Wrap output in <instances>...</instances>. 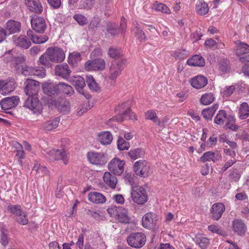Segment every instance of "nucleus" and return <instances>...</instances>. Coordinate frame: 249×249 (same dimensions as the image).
<instances>
[{"mask_svg": "<svg viewBox=\"0 0 249 249\" xmlns=\"http://www.w3.org/2000/svg\"><path fill=\"white\" fill-rule=\"evenodd\" d=\"M249 116V106L246 102L242 103L239 109V117L243 120Z\"/></svg>", "mask_w": 249, "mask_h": 249, "instance_id": "38", "label": "nucleus"}, {"mask_svg": "<svg viewBox=\"0 0 249 249\" xmlns=\"http://www.w3.org/2000/svg\"><path fill=\"white\" fill-rule=\"evenodd\" d=\"M145 154L144 150L141 148H138L135 149L131 150L128 152L130 157L133 160L142 158Z\"/></svg>", "mask_w": 249, "mask_h": 249, "instance_id": "44", "label": "nucleus"}, {"mask_svg": "<svg viewBox=\"0 0 249 249\" xmlns=\"http://www.w3.org/2000/svg\"><path fill=\"white\" fill-rule=\"evenodd\" d=\"M88 199L90 202L96 204H103L106 201V197L103 195L95 192L89 193Z\"/></svg>", "mask_w": 249, "mask_h": 249, "instance_id": "29", "label": "nucleus"}, {"mask_svg": "<svg viewBox=\"0 0 249 249\" xmlns=\"http://www.w3.org/2000/svg\"><path fill=\"white\" fill-rule=\"evenodd\" d=\"M124 160H121L118 158H114L109 163L108 168L109 170L115 175H121L124 170Z\"/></svg>", "mask_w": 249, "mask_h": 249, "instance_id": "11", "label": "nucleus"}, {"mask_svg": "<svg viewBox=\"0 0 249 249\" xmlns=\"http://www.w3.org/2000/svg\"><path fill=\"white\" fill-rule=\"evenodd\" d=\"M34 67L25 65L22 69L20 72L25 75H33Z\"/></svg>", "mask_w": 249, "mask_h": 249, "instance_id": "55", "label": "nucleus"}, {"mask_svg": "<svg viewBox=\"0 0 249 249\" xmlns=\"http://www.w3.org/2000/svg\"><path fill=\"white\" fill-rule=\"evenodd\" d=\"M86 78L87 85L90 90L96 91L99 89V86L91 75H87Z\"/></svg>", "mask_w": 249, "mask_h": 249, "instance_id": "46", "label": "nucleus"}, {"mask_svg": "<svg viewBox=\"0 0 249 249\" xmlns=\"http://www.w3.org/2000/svg\"><path fill=\"white\" fill-rule=\"evenodd\" d=\"M54 105L58 110L62 113H68L70 110L69 102L65 99H58L54 101Z\"/></svg>", "mask_w": 249, "mask_h": 249, "instance_id": "24", "label": "nucleus"}, {"mask_svg": "<svg viewBox=\"0 0 249 249\" xmlns=\"http://www.w3.org/2000/svg\"><path fill=\"white\" fill-rule=\"evenodd\" d=\"M135 177L134 176V174H132L131 173H125L124 175V180L126 182V183H127L130 185H133L134 182V178Z\"/></svg>", "mask_w": 249, "mask_h": 249, "instance_id": "62", "label": "nucleus"}, {"mask_svg": "<svg viewBox=\"0 0 249 249\" xmlns=\"http://www.w3.org/2000/svg\"><path fill=\"white\" fill-rule=\"evenodd\" d=\"M108 213L112 216V213L114 214L116 219L121 223H128L130 222V217L128 216V211L122 207L108 209Z\"/></svg>", "mask_w": 249, "mask_h": 249, "instance_id": "7", "label": "nucleus"}, {"mask_svg": "<svg viewBox=\"0 0 249 249\" xmlns=\"http://www.w3.org/2000/svg\"><path fill=\"white\" fill-rule=\"evenodd\" d=\"M19 101L18 96L6 97L2 99L0 102L1 108L4 110H8L16 107Z\"/></svg>", "mask_w": 249, "mask_h": 249, "instance_id": "18", "label": "nucleus"}, {"mask_svg": "<svg viewBox=\"0 0 249 249\" xmlns=\"http://www.w3.org/2000/svg\"><path fill=\"white\" fill-rule=\"evenodd\" d=\"M95 0H81L80 6L81 8L90 9L93 6Z\"/></svg>", "mask_w": 249, "mask_h": 249, "instance_id": "53", "label": "nucleus"}, {"mask_svg": "<svg viewBox=\"0 0 249 249\" xmlns=\"http://www.w3.org/2000/svg\"><path fill=\"white\" fill-rule=\"evenodd\" d=\"M17 216L18 217V221L19 223L23 225H25L28 224V219L25 213L22 211L21 213L19 214Z\"/></svg>", "mask_w": 249, "mask_h": 249, "instance_id": "60", "label": "nucleus"}, {"mask_svg": "<svg viewBox=\"0 0 249 249\" xmlns=\"http://www.w3.org/2000/svg\"><path fill=\"white\" fill-rule=\"evenodd\" d=\"M218 105L215 104L211 107H208L204 109L202 111L201 113L204 118L207 120H211L212 119V117H213L214 112L218 109Z\"/></svg>", "mask_w": 249, "mask_h": 249, "instance_id": "36", "label": "nucleus"}, {"mask_svg": "<svg viewBox=\"0 0 249 249\" xmlns=\"http://www.w3.org/2000/svg\"><path fill=\"white\" fill-rule=\"evenodd\" d=\"M208 229L213 233H216L219 235L224 236L226 235L225 232L222 230L218 226L214 225H211L208 227Z\"/></svg>", "mask_w": 249, "mask_h": 249, "instance_id": "56", "label": "nucleus"}, {"mask_svg": "<svg viewBox=\"0 0 249 249\" xmlns=\"http://www.w3.org/2000/svg\"><path fill=\"white\" fill-rule=\"evenodd\" d=\"M24 91L28 96L38 95L39 89V83L34 80L27 79L24 82Z\"/></svg>", "mask_w": 249, "mask_h": 249, "instance_id": "10", "label": "nucleus"}, {"mask_svg": "<svg viewBox=\"0 0 249 249\" xmlns=\"http://www.w3.org/2000/svg\"><path fill=\"white\" fill-rule=\"evenodd\" d=\"M100 22V19L98 17H94L90 20L89 25V30L93 31L95 28L98 27Z\"/></svg>", "mask_w": 249, "mask_h": 249, "instance_id": "58", "label": "nucleus"}, {"mask_svg": "<svg viewBox=\"0 0 249 249\" xmlns=\"http://www.w3.org/2000/svg\"><path fill=\"white\" fill-rule=\"evenodd\" d=\"M117 146L120 150H124L129 148L130 144L123 138L119 137L117 141Z\"/></svg>", "mask_w": 249, "mask_h": 249, "instance_id": "48", "label": "nucleus"}, {"mask_svg": "<svg viewBox=\"0 0 249 249\" xmlns=\"http://www.w3.org/2000/svg\"><path fill=\"white\" fill-rule=\"evenodd\" d=\"M137 30L135 33V36L136 37L139 39L141 41H145L146 40V36L144 33V32L140 29L138 27H137Z\"/></svg>", "mask_w": 249, "mask_h": 249, "instance_id": "63", "label": "nucleus"}, {"mask_svg": "<svg viewBox=\"0 0 249 249\" xmlns=\"http://www.w3.org/2000/svg\"><path fill=\"white\" fill-rule=\"evenodd\" d=\"M145 119L153 121L157 125H160V120L157 115L156 112L153 110L147 111L145 114Z\"/></svg>", "mask_w": 249, "mask_h": 249, "instance_id": "43", "label": "nucleus"}, {"mask_svg": "<svg viewBox=\"0 0 249 249\" xmlns=\"http://www.w3.org/2000/svg\"><path fill=\"white\" fill-rule=\"evenodd\" d=\"M196 242L202 249H206L209 244V239L201 234H197L196 236Z\"/></svg>", "mask_w": 249, "mask_h": 249, "instance_id": "40", "label": "nucleus"}, {"mask_svg": "<svg viewBox=\"0 0 249 249\" xmlns=\"http://www.w3.org/2000/svg\"><path fill=\"white\" fill-rule=\"evenodd\" d=\"M103 179L105 182L112 189H114L117 182V178L110 172L105 173Z\"/></svg>", "mask_w": 249, "mask_h": 249, "instance_id": "32", "label": "nucleus"}, {"mask_svg": "<svg viewBox=\"0 0 249 249\" xmlns=\"http://www.w3.org/2000/svg\"><path fill=\"white\" fill-rule=\"evenodd\" d=\"M133 170L136 175L142 177H148L151 173L149 163L145 160L137 161L134 164Z\"/></svg>", "mask_w": 249, "mask_h": 249, "instance_id": "3", "label": "nucleus"}, {"mask_svg": "<svg viewBox=\"0 0 249 249\" xmlns=\"http://www.w3.org/2000/svg\"><path fill=\"white\" fill-rule=\"evenodd\" d=\"M59 122V118H55L53 120H49L42 124V128L46 131H51L56 128Z\"/></svg>", "mask_w": 249, "mask_h": 249, "instance_id": "37", "label": "nucleus"}, {"mask_svg": "<svg viewBox=\"0 0 249 249\" xmlns=\"http://www.w3.org/2000/svg\"><path fill=\"white\" fill-rule=\"evenodd\" d=\"M235 90V87L234 86H230L226 87L225 90L223 91V95L224 96H231Z\"/></svg>", "mask_w": 249, "mask_h": 249, "instance_id": "64", "label": "nucleus"}, {"mask_svg": "<svg viewBox=\"0 0 249 249\" xmlns=\"http://www.w3.org/2000/svg\"><path fill=\"white\" fill-rule=\"evenodd\" d=\"M191 85L195 88L199 89L204 87L207 84V79L203 76L198 75L190 80Z\"/></svg>", "mask_w": 249, "mask_h": 249, "instance_id": "27", "label": "nucleus"}, {"mask_svg": "<svg viewBox=\"0 0 249 249\" xmlns=\"http://www.w3.org/2000/svg\"><path fill=\"white\" fill-rule=\"evenodd\" d=\"M107 31L111 36H114L117 35L120 30L119 29H117L116 26L115 24L108 23L107 26Z\"/></svg>", "mask_w": 249, "mask_h": 249, "instance_id": "54", "label": "nucleus"}, {"mask_svg": "<svg viewBox=\"0 0 249 249\" xmlns=\"http://www.w3.org/2000/svg\"><path fill=\"white\" fill-rule=\"evenodd\" d=\"M45 71L43 67H34L33 75L43 78L46 75Z\"/></svg>", "mask_w": 249, "mask_h": 249, "instance_id": "57", "label": "nucleus"}, {"mask_svg": "<svg viewBox=\"0 0 249 249\" xmlns=\"http://www.w3.org/2000/svg\"><path fill=\"white\" fill-rule=\"evenodd\" d=\"M125 103H123L115 108L117 115L110 120L117 122H122L124 120H137L135 115L131 111L130 107H126Z\"/></svg>", "mask_w": 249, "mask_h": 249, "instance_id": "2", "label": "nucleus"}, {"mask_svg": "<svg viewBox=\"0 0 249 249\" xmlns=\"http://www.w3.org/2000/svg\"><path fill=\"white\" fill-rule=\"evenodd\" d=\"M73 18L80 26H84L88 23L87 18L83 15L76 14L73 16Z\"/></svg>", "mask_w": 249, "mask_h": 249, "instance_id": "50", "label": "nucleus"}, {"mask_svg": "<svg viewBox=\"0 0 249 249\" xmlns=\"http://www.w3.org/2000/svg\"><path fill=\"white\" fill-rule=\"evenodd\" d=\"M37 96H28L24 105L25 107L30 109L35 113H40L42 110V105Z\"/></svg>", "mask_w": 249, "mask_h": 249, "instance_id": "8", "label": "nucleus"}, {"mask_svg": "<svg viewBox=\"0 0 249 249\" xmlns=\"http://www.w3.org/2000/svg\"><path fill=\"white\" fill-rule=\"evenodd\" d=\"M94 71H103L105 69L106 63L104 59L98 58L93 60Z\"/></svg>", "mask_w": 249, "mask_h": 249, "instance_id": "47", "label": "nucleus"}, {"mask_svg": "<svg viewBox=\"0 0 249 249\" xmlns=\"http://www.w3.org/2000/svg\"><path fill=\"white\" fill-rule=\"evenodd\" d=\"M87 158L91 163L97 165H103L107 162L105 154L102 152H89Z\"/></svg>", "mask_w": 249, "mask_h": 249, "instance_id": "12", "label": "nucleus"}, {"mask_svg": "<svg viewBox=\"0 0 249 249\" xmlns=\"http://www.w3.org/2000/svg\"><path fill=\"white\" fill-rule=\"evenodd\" d=\"M15 85L14 81H6L0 80V93L3 95L11 93L15 89Z\"/></svg>", "mask_w": 249, "mask_h": 249, "instance_id": "22", "label": "nucleus"}, {"mask_svg": "<svg viewBox=\"0 0 249 249\" xmlns=\"http://www.w3.org/2000/svg\"><path fill=\"white\" fill-rule=\"evenodd\" d=\"M28 9L36 14H41L43 11V6L38 0H25Z\"/></svg>", "mask_w": 249, "mask_h": 249, "instance_id": "21", "label": "nucleus"}, {"mask_svg": "<svg viewBox=\"0 0 249 249\" xmlns=\"http://www.w3.org/2000/svg\"><path fill=\"white\" fill-rule=\"evenodd\" d=\"M241 174L237 169H233L230 175V178L233 181L237 182L240 178Z\"/></svg>", "mask_w": 249, "mask_h": 249, "instance_id": "61", "label": "nucleus"}, {"mask_svg": "<svg viewBox=\"0 0 249 249\" xmlns=\"http://www.w3.org/2000/svg\"><path fill=\"white\" fill-rule=\"evenodd\" d=\"M216 39L217 40L218 43L212 38L206 40L205 42V46L210 48H223L224 46V44L221 43L218 38H216Z\"/></svg>", "mask_w": 249, "mask_h": 249, "instance_id": "42", "label": "nucleus"}, {"mask_svg": "<svg viewBox=\"0 0 249 249\" xmlns=\"http://www.w3.org/2000/svg\"><path fill=\"white\" fill-rule=\"evenodd\" d=\"M27 36L35 44H42L48 40V37L45 35L37 36L35 34L32 30H29L27 32Z\"/></svg>", "mask_w": 249, "mask_h": 249, "instance_id": "28", "label": "nucleus"}, {"mask_svg": "<svg viewBox=\"0 0 249 249\" xmlns=\"http://www.w3.org/2000/svg\"><path fill=\"white\" fill-rule=\"evenodd\" d=\"M249 46L244 43H240L236 50V54L242 63L249 62Z\"/></svg>", "mask_w": 249, "mask_h": 249, "instance_id": "13", "label": "nucleus"}, {"mask_svg": "<svg viewBox=\"0 0 249 249\" xmlns=\"http://www.w3.org/2000/svg\"><path fill=\"white\" fill-rule=\"evenodd\" d=\"M131 194L132 200L136 203L143 204L147 201L146 192L142 186L132 187Z\"/></svg>", "mask_w": 249, "mask_h": 249, "instance_id": "4", "label": "nucleus"}, {"mask_svg": "<svg viewBox=\"0 0 249 249\" xmlns=\"http://www.w3.org/2000/svg\"><path fill=\"white\" fill-rule=\"evenodd\" d=\"M112 140V135L109 131L102 132L98 135V140L103 145L109 144Z\"/></svg>", "mask_w": 249, "mask_h": 249, "instance_id": "34", "label": "nucleus"}, {"mask_svg": "<svg viewBox=\"0 0 249 249\" xmlns=\"http://www.w3.org/2000/svg\"><path fill=\"white\" fill-rule=\"evenodd\" d=\"M5 55L9 56V57L7 56L6 57V61L7 62L12 61V63L15 70L17 72H20L21 71V69L25 66L24 64L25 61V57L23 55H20L17 57H13L9 53Z\"/></svg>", "mask_w": 249, "mask_h": 249, "instance_id": "16", "label": "nucleus"}, {"mask_svg": "<svg viewBox=\"0 0 249 249\" xmlns=\"http://www.w3.org/2000/svg\"><path fill=\"white\" fill-rule=\"evenodd\" d=\"M14 42L16 46L25 49L29 48L31 45L30 40L23 36H20L16 38Z\"/></svg>", "mask_w": 249, "mask_h": 249, "instance_id": "31", "label": "nucleus"}, {"mask_svg": "<svg viewBox=\"0 0 249 249\" xmlns=\"http://www.w3.org/2000/svg\"><path fill=\"white\" fill-rule=\"evenodd\" d=\"M59 93H63L67 95H71L74 92L73 88L68 84L60 82L58 83Z\"/></svg>", "mask_w": 249, "mask_h": 249, "instance_id": "41", "label": "nucleus"}, {"mask_svg": "<svg viewBox=\"0 0 249 249\" xmlns=\"http://www.w3.org/2000/svg\"><path fill=\"white\" fill-rule=\"evenodd\" d=\"M125 60L120 59L113 60L111 64L109 70L108 78L115 80L121 74L125 63Z\"/></svg>", "mask_w": 249, "mask_h": 249, "instance_id": "5", "label": "nucleus"}, {"mask_svg": "<svg viewBox=\"0 0 249 249\" xmlns=\"http://www.w3.org/2000/svg\"><path fill=\"white\" fill-rule=\"evenodd\" d=\"M221 158L222 155L219 151H216L214 152L208 151L203 154L200 158V160L202 162L211 160L215 162Z\"/></svg>", "mask_w": 249, "mask_h": 249, "instance_id": "23", "label": "nucleus"}, {"mask_svg": "<svg viewBox=\"0 0 249 249\" xmlns=\"http://www.w3.org/2000/svg\"><path fill=\"white\" fill-rule=\"evenodd\" d=\"M232 228L234 232L239 235L243 234L246 231V226L241 220L236 219L232 222Z\"/></svg>", "mask_w": 249, "mask_h": 249, "instance_id": "33", "label": "nucleus"}, {"mask_svg": "<svg viewBox=\"0 0 249 249\" xmlns=\"http://www.w3.org/2000/svg\"><path fill=\"white\" fill-rule=\"evenodd\" d=\"M7 210L11 213L15 214L17 216L21 213L22 212L20 206L18 205H14L10 204L7 207Z\"/></svg>", "mask_w": 249, "mask_h": 249, "instance_id": "52", "label": "nucleus"}, {"mask_svg": "<svg viewBox=\"0 0 249 249\" xmlns=\"http://www.w3.org/2000/svg\"><path fill=\"white\" fill-rule=\"evenodd\" d=\"M196 10L198 15H205L208 13L209 8L208 4L203 0H199L196 2Z\"/></svg>", "mask_w": 249, "mask_h": 249, "instance_id": "35", "label": "nucleus"}, {"mask_svg": "<svg viewBox=\"0 0 249 249\" xmlns=\"http://www.w3.org/2000/svg\"><path fill=\"white\" fill-rule=\"evenodd\" d=\"M187 63L192 66L203 67L205 65V60L203 57L199 55H194L188 59Z\"/></svg>", "mask_w": 249, "mask_h": 249, "instance_id": "30", "label": "nucleus"}, {"mask_svg": "<svg viewBox=\"0 0 249 249\" xmlns=\"http://www.w3.org/2000/svg\"><path fill=\"white\" fill-rule=\"evenodd\" d=\"M42 89L44 93L49 96L55 95L60 94L58 84H44L42 85Z\"/></svg>", "mask_w": 249, "mask_h": 249, "instance_id": "25", "label": "nucleus"}, {"mask_svg": "<svg viewBox=\"0 0 249 249\" xmlns=\"http://www.w3.org/2000/svg\"><path fill=\"white\" fill-rule=\"evenodd\" d=\"M31 23L33 29L37 33H44L47 27L44 19L36 16H35L32 18Z\"/></svg>", "mask_w": 249, "mask_h": 249, "instance_id": "14", "label": "nucleus"}, {"mask_svg": "<svg viewBox=\"0 0 249 249\" xmlns=\"http://www.w3.org/2000/svg\"><path fill=\"white\" fill-rule=\"evenodd\" d=\"M107 53L110 57L113 58H120L122 56L121 50L114 47H110Z\"/></svg>", "mask_w": 249, "mask_h": 249, "instance_id": "49", "label": "nucleus"}, {"mask_svg": "<svg viewBox=\"0 0 249 249\" xmlns=\"http://www.w3.org/2000/svg\"><path fill=\"white\" fill-rule=\"evenodd\" d=\"M146 236L142 232L132 233L127 238L128 244L135 248L142 247L146 242Z\"/></svg>", "mask_w": 249, "mask_h": 249, "instance_id": "6", "label": "nucleus"}, {"mask_svg": "<svg viewBox=\"0 0 249 249\" xmlns=\"http://www.w3.org/2000/svg\"><path fill=\"white\" fill-rule=\"evenodd\" d=\"M65 58V54L62 49L57 46L50 47L39 57L38 62L45 67L51 68L52 63L62 62Z\"/></svg>", "mask_w": 249, "mask_h": 249, "instance_id": "1", "label": "nucleus"}, {"mask_svg": "<svg viewBox=\"0 0 249 249\" xmlns=\"http://www.w3.org/2000/svg\"><path fill=\"white\" fill-rule=\"evenodd\" d=\"M68 59L70 63L74 65L81 60V54L79 53L73 52L70 54Z\"/></svg>", "mask_w": 249, "mask_h": 249, "instance_id": "51", "label": "nucleus"}, {"mask_svg": "<svg viewBox=\"0 0 249 249\" xmlns=\"http://www.w3.org/2000/svg\"><path fill=\"white\" fill-rule=\"evenodd\" d=\"M71 72L69 66L66 63L57 65L55 68V74L65 79L68 78Z\"/></svg>", "mask_w": 249, "mask_h": 249, "instance_id": "20", "label": "nucleus"}, {"mask_svg": "<svg viewBox=\"0 0 249 249\" xmlns=\"http://www.w3.org/2000/svg\"><path fill=\"white\" fill-rule=\"evenodd\" d=\"M227 120V114L226 111L224 110H220L214 118V123L220 125H223L226 123Z\"/></svg>", "mask_w": 249, "mask_h": 249, "instance_id": "39", "label": "nucleus"}, {"mask_svg": "<svg viewBox=\"0 0 249 249\" xmlns=\"http://www.w3.org/2000/svg\"><path fill=\"white\" fill-rule=\"evenodd\" d=\"M213 95L211 93H206L203 94L200 100L201 104L203 105H209L214 100Z\"/></svg>", "mask_w": 249, "mask_h": 249, "instance_id": "45", "label": "nucleus"}, {"mask_svg": "<svg viewBox=\"0 0 249 249\" xmlns=\"http://www.w3.org/2000/svg\"><path fill=\"white\" fill-rule=\"evenodd\" d=\"M70 82L80 93L83 94L87 99L89 98V95L83 90L86 84L85 81L82 77L80 76H74L70 80Z\"/></svg>", "mask_w": 249, "mask_h": 249, "instance_id": "15", "label": "nucleus"}, {"mask_svg": "<svg viewBox=\"0 0 249 249\" xmlns=\"http://www.w3.org/2000/svg\"><path fill=\"white\" fill-rule=\"evenodd\" d=\"M225 211V205L220 202L214 203L211 208V213L212 218L215 220H218Z\"/></svg>", "mask_w": 249, "mask_h": 249, "instance_id": "19", "label": "nucleus"}, {"mask_svg": "<svg viewBox=\"0 0 249 249\" xmlns=\"http://www.w3.org/2000/svg\"><path fill=\"white\" fill-rule=\"evenodd\" d=\"M157 220V216L155 213H147L142 217V224L143 227L151 229L156 225Z\"/></svg>", "mask_w": 249, "mask_h": 249, "instance_id": "17", "label": "nucleus"}, {"mask_svg": "<svg viewBox=\"0 0 249 249\" xmlns=\"http://www.w3.org/2000/svg\"><path fill=\"white\" fill-rule=\"evenodd\" d=\"M6 29L8 35L18 33L20 31V23L13 20H9L6 24Z\"/></svg>", "mask_w": 249, "mask_h": 249, "instance_id": "26", "label": "nucleus"}, {"mask_svg": "<svg viewBox=\"0 0 249 249\" xmlns=\"http://www.w3.org/2000/svg\"><path fill=\"white\" fill-rule=\"evenodd\" d=\"M47 154L50 160H62L65 164L68 162L67 154L63 149H53L48 151Z\"/></svg>", "mask_w": 249, "mask_h": 249, "instance_id": "9", "label": "nucleus"}, {"mask_svg": "<svg viewBox=\"0 0 249 249\" xmlns=\"http://www.w3.org/2000/svg\"><path fill=\"white\" fill-rule=\"evenodd\" d=\"M155 9L158 11H161L165 13H169L170 9L163 3H158L154 5Z\"/></svg>", "mask_w": 249, "mask_h": 249, "instance_id": "59", "label": "nucleus"}]
</instances>
